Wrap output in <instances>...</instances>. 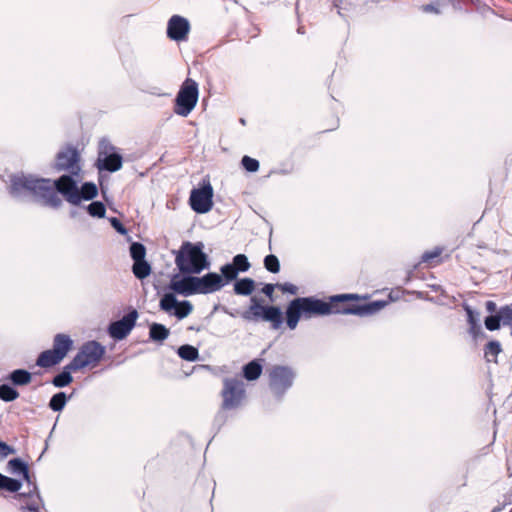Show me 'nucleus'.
<instances>
[{
    "label": "nucleus",
    "mask_w": 512,
    "mask_h": 512,
    "mask_svg": "<svg viewBox=\"0 0 512 512\" xmlns=\"http://www.w3.org/2000/svg\"><path fill=\"white\" fill-rule=\"evenodd\" d=\"M353 294H341L331 297L330 302L314 297H298L292 300L286 310L287 325L294 330L301 317L309 319L313 316L329 315L334 313L353 314L359 316L370 315L378 312L385 306V302L375 301L364 305H353L339 309L334 303L353 299Z\"/></svg>",
    "instance_id": "nucleus-2"
},
{
    "label": "nucleus",
    "mask_w": 512,
    "mask_h": 512,
    "mask_svg": "<svg viewBox=\"0 0 512 512\" xmlns=\"http://www.w3.org/2000/svg\"><path fill=\"white\" fill-rule=\"evenodd\" d=\"M79 160L78 151L68 147L57 154L55 167L58 171H68L72 175H78L81 169Z\"/></svg>",
    "instance_id": "nucleus-10"
},
{
    "label": "nucleus",
    "mask_w": 512,
    "mask_h": 512,
    "mask_svg": "<svg viewBox=\"0 0 512 512\" xmlns=\"http://www.w3.org/2000/svg\"><path fill=\"white\" fill-rule=\"evenodd\" d=\"M221 273L222 276L226 279V281H232L237 278L238 269L235 267V265L226 264L221 267Z\"/></svg>",
    "instance_id": "nucleus-37"
},
{
    "label": "nucleus",
    "mask_w": 512,
    "mask_h": 512,
    "mask_svg": "<svg viewBox=\"0 0 512 512\" xmlns=\"http://www.w3.org/2000/svg\"><path fill=\"white\" fill-rule=\"evenodd\" d=\"M231 264L235 265V267L238 269V272H246L250 268L248 258L244 254H237L233 258V263Z\"/></svg>",
    "instance_id": "nucleus-35"
},
{
    "label": "nucleus",
    "mask_w": 512,
    "mask_h": 512,
    "mask_svg": "<svg viewBox=\"0 0 512 512\" xmlns=\"http://www.w3.org/2000/svg\"><path fill=\"white\" fill-rule=\"evenodd\" d=\"M14 453L15 450L12 447L0 441V458H5L6 456Z\"/></svg>",
    "instance_id": "nucleus-44"
},
{
    "label": "nucleus",
    "mask_w": 512,
    "mask_h": 512,
    "mask_svg": "<svg viewBox=\"0 0 512 512\" xmlns=\"http://www.w3.org/2000/svg\"><path fill=\"white\" fill-rule=\"evenodd\" d=\"M62 360L51 350L43 351L37 358L36 364L40 367L48 368L60 363Z\"/></svg>",
    "instance_id": "nucleus-20"
},
{
    "label": "nucleus",
    "mask_w": 512,
    "mask_h": 512,
    "mask_svg": "<svg viewBox=\"0 0 512 512\" xmlns=\"http://www.w3.org/2000/svg\"><path fill=\"white\" fill-rule=\"evenodd\" d=\"M275 287H276V286H275L274 284H266V285L263 287L262 292H263L266 296H268L269 298H272Z\"/></svg>",
    "instance_id": "nucleus-46"
},
{
    "label": "nucleus",
    "mask_w": 512,
    "mask_h": 512,
    "mask_svg": "<svg viewBox=\"0 0 512 512\" xmlns=\"http://www.w3.org/2000/svg\"><path fill=\"white\" fill-rule=\"evenodd\" d=\"M130 255L134 261L145 260L146 248L139 242H133L130 245Z\"/></svg>",
    "instance_id": "nucleus-32"
},
{
    "label": "nucleus",
    "mask_w": 512,
    "mask_h": 512,
    "mask_svg": "<svg viewBox=\"0 0 512 512\" xmlns=\"http://www.w3.org/2000/svg\"><path fill=\"white\" fill-rule=\"evenodd\" d=\"M132 272L138 279L142 280L151 273V266L146 260L134 261Z\"/></svg>",
    "instance_id": "nucleus-24"
},
{
    "label": "nucleus",
    "mask_w": 512,
    "mask_h": 512,
    "mask_svg": "<svg viewBox=\"0 0 512 512\" xmlns=\"http://www.w3.org/2000/svg\"><path fill=\"white\" fill-rule=\"evenodd\" d=\"M10 181V193L14 197L21 199L32 196L36 201L53 208L59 207L62 203L59 193L74 205L79 204L81 199L91 200L97 195L95 184L84 183L79 190L77 182L70 175H63L58 180L52 181L21 174L13 175Z\"/></svg>",
    "instance_id": "nucleus-1"
},
{
    "label": "nucleus",
    "mask_w": 512,
    "mask_h": 512,
    "mask_svg": "<svg viewBox=\"0 0 512 512\" xmlns=\"http://www.w3.org/2000/svg\"><path fill=\"white\" fill-rule=\"evenodd\" d=\"M486 309L488 312L493 313L496 311V304L492 301L486 303Z\"/></svg>",
    "instance_id": "nucleus-48"
},
{
    "label": "nucleus",
    "mask_w": 512,
    "mask_h": 512,
    "mask_svg": "<svg viewBox=\"0 0 512 512\" xmlns=\"http://www.w3.org/2000/svg\"><path fill=\"white\" fill-rule=\"evenodd\" d=\"M213 188L210 183L201 188L193 189L190 194L191 208L197 213H207L211 210L213 202Z\"/></svg>",
    "instance_id": "nucleus-8"
},
{
    "label": "nucleus",
    "mask_w": 512,
    "mask_h": 512,
    "mask_svg": "<svg viewBox=\"0 0 512 512\" xmlns=\"http://www.w3.org/2000/svg\"><path fill=\"white\" fill-rule=\"evenodd\" d=\"M202 242L192 243L185 241L176 252L175 264L184 274H199L209 268L208 256L204 253Z\"/></svg>",
    "instance_id": "nucleus-3"
},
{
    "label": "nucleus",
    "mask_w": 512,
    "mask_h": 512,
    "mask_svg": "<svg viewBox=\"0 0 512 512\" xmlns=\"http://www.w3.org/2000/svg\"><path fill=\"white\" fill-rule=\"evenodd\" d=\"M8 379L15 386H25L32 381V375L25 369H16L9 374Z\"/></svg>",
    "instance_id": "nucleus-19"
},
{
    "label": "nucleus",
    "mask_w": 512,
    "mask_h": 512,
    "mask_svg": "<svg viewBox=\"0 0 512 512\" xmlns=\"http://www.w3.org/2000/svg\"><path fill=\"white\" fill-rule=\"evenodd\" d=\"M105 354V347L97 341L84 343L73 360L67 365L68 369L77 371L87 366H96Z\"/></svg>",
    "instance_id": "nucleus-4"
},
{
    "label": "nucleus",
    "mask_w": 512,
    "mask_h": 512,
    "mask_svg": "<svg viewBox=\"0 0 512 512\" xmlns=\"http://www.w3.org/2000/svg\"><path fill=\"white\" fill-rule=\"evenodd\" d=\"M262 373V365L258 360H253L243 367V376L248 381L256 380Z\"/></svg>",
    "instance_id": "nucleus-21"
},
{
    "label": "nucleus",
    "mask_w": 512,
    "mask_h": 512,
    "mask_svg": "<svg viewBox=\"0 0 512 512\" xmlns=\"http://www.w3.org/2000/svg\"><path fill=\"white\" fill-rule=\"evenodd\" d=\"M199 294H208L220 290L223 287L221 275L210 272L203 277H197Z\"/></svg>",
    "instance_id": "nucleus-14"
},
{
    "label": "nucleus",
    "mask_w": 512,
    "mask_h": 512,
    "mask_svg": "<svg viewBox=\"0 0 512 512\" xmlns=\"http://www.w3.org/2000/svg\"><path fill=\"white\" fill-rule=\"evenodd\" d=\"M265 268L271 273H278L280 270V263L278 258L273 255H267L264 259Z\"/></svg>",
    "instance_id": "nucleus-36"
},
{
    "label": "nucleus",
    "mask_w": 512,
    "mask_h": 512,
    "mask_svg": "<svg viewBox=\"0 0 512 512\" xmlns=\"http://www.w3.org/2000/svg\"><path fill=\"white\" fill-rule=\"evenodd\" d=\"M87 211L93 217L102 218L105 215L106 209L102 202L95 201L87 206Z\"/></svg>",
    "instance_id": "nucleus-34"
},
{
    "label": "nucleus",
    "mask_w": 512,
    "mask_h": 512,
    "mask_svg": "<svg viewBox=\"0 0 512 512\" xmlns=\"http://www.w3.org/2000/svg\"><path fill=\"white\" fill-rule=\"evenodd\" d=\"M137 318L138 312L136 310H132L122 319L111 323L109 326L110 336L116 340H122L126 338L135 326Z\"/></svg>",
    "instance_id": "nucleus-11"
},
{
    "label": "nucleus",
    "mask_w": 512,
    "mask_h": 512,
    "mask_svg": "<svg viewBox=\"0 0 512 512\" xmlns=\"http://www.w3.org/2000/svg\"><path fill=\"white\" fill-rule=\"evenodd\" d=\"M263 320L272 323L275 329L279 328L282 323L281 310L276 306H267L263 311Z\"/></svg>",
    "instance_id": "nucleus-22"
},
{
    "label": "nucleus",
    "mask_w": 512,
    "mask_h": 512,
    "mask_svg": "<svg viewBox=\"0 0 512 512\" xmlns=\"http://www.w3.org/2000/svg\"><path fill=\"white\" fill-rule=\"evenodd\" d=\"M110 223L112 227L120 234H127V229L123 226V224L117 218L113 217L110 219Z\"/></svg>",
    "instance_id": "nucleus-43"
},
{
    "label": "nucleus",
    "mask_w": 512,
    "mask_h": 512,
    "mask_svg": "<svg viewBox=\"0 0 512 512\" xmlns=\"http://www.w3.org/2000/svg\"><path fill=\"white\" fill-rule=\"evenodd\" d=\"M99 169H104L109 172H116L122 167V156L118 153L101 150L99 152Z\"/></svg>",
    "instance_id": "nucleus-15"
},
{
    "label": "nucleus",
    "mask_w": 512,
    "mask_h": 512,
    "mask_svg": "<svg viewBox=\"0 0 512 512\" xmlns=\"http://www.w3.org/2000/svg\"><path fill=\"white\" fill-rule=\"evenodd\" d=\"M441 253H442V250L440 248H435L431 252L424 253L422 256V261L423 262H431L433 259L439 257Z\"/></svg>",
    "instance_id": "nucleus-42"
},
{
    "label": "nucleus",
    "mask_w": 512,
    "mask_h": 512,
    "mask_svg": "<svg viewBox=\"0 0 512 512\" xmlns=\"http://www.w3.org/2000/svg\"><path fill=\"white\" fill-rule=\"evenodd\" d=\"M75 215H76V212H75V211H72V212H71V216H72V217H75Z\"/></svg>",
    "instance_id": "nucleus-50"
},
{
    "label": "nucleus",
    "mask_w": 512,
    "mask_h": 512,
    "mask_svg": "<svg viewBox=\"0 0 512 512\" xmlns=\"http://www.w3.org/2000/svg\"><path fill=\"white\" fill-rule=\"evenodd\" d=\"M73 341L66 334H57L54 337L53 348L52 350L55 352L58 357L63 360L67 353L72 348Z\"/></svg>",
    "instance_id": "nucleus-16"
},
{
    "label": "nucleus",
    "mask_w": 512,
    "mask_h": 512,
    "mask_svg": "<svg viewBox=\"0 0 512 512\" xmlns=\"http://www.w3.org/2000/svg\"><path fill=\"white\" fill-rule=\"evenodd\" d=\"M8 467L13 474H26L28 469L27 465L19 458L11 459L8 462Z\"/></svg>",
    "instance_id": "nucleus-33"
},
{
    "label": "nucleus",
    "mask_w": 512,
    "mask_h": 512,
    "mask_svg": "<svg viewBox=\"0 0 512 512\" xmlns=\"http://www.w3.org/2000/svg\"><path fill=\"white\" fill-rule=\"evenodd\" d=\"M243 167L249 172H256L259 169L258 160L249 156H244L241 160Z\"/></svg>",
    "instance_id": "nucleus-39"
},
{
    "label": "nucleus",
    "mask_w": 512,
    "mask_h": 512,
    "mask_svg": "<svg viewBox=\"0 0 512 512\" xmlns=\"http://www.w3.org/2000/svg\"><path fill=\"white\" fill-rule=\"evenodd\" d=\"M466 311H467V315H468V322L470 323L471 325V329L474 330L475 328H480L479 325H478V322H479V314L478 313H474L472 309H470L469 307L466 308Z\"/></svg>",
    "instance_id": "nucleus-41"
},
{
    "label": "nucleus",
    "mask_w": 512,
    "mask_h": 512,
    "mask_svg": "<svg viewBox=\"0 0 512 512\" xmlns=\"http://www.w3.org/2000/svg\"><path fill=\"white\" fill-rule=\"evenodd\" d=\"M178 355L187 361H195L199 357L197 348L191 345H182L178 348Z\"/></svg>",
    "instance_id": "nucleus-29"
},
{
    "label": "nucleus",
    "mask_w": 512,
    "mask_h": 512,
    "mask_svg": "<svg viewBox=\"0 0 512 512\" xmlns=\"http://www.w3.org/2000/svg\"><path fill=\"white\" fill-rule=\"evenodd\" d=\"M501 318L499 314L488 316L485 319V326L488 330L494 331L499 329L500 327Z\"/></svg>",
    "instance_id": "nucleus-40"
},
{
    "label": "nucleus",
    "mask_w": 512,
    "mask_h": 512,
    "mask_svg": "<svg viewBox=\"0 0 512 512\" xmlns=\"http://www.w3.org/2000/svg\"><path fill=\"white\" fill-rule=\"evenodd\" d=\"M19 397V392L8 384L0 385V399L11 402Z\"/></svg>",
    "instance_id": "nucleus-30"
},
{
    "label": "nucleus",
    "mask_w": 512,
    "mask_h": 512,
    "mask_svg": "<svg viewBox=\"0 0 512 512\" xmlns=\"http://www.w3.org/2000/svg\"><path fill=\"white\" fill-rule=\"evenodd\" d=\"M35 494H36L37 500H40L39 494L37 492H35ZM15 498L20 501H24L26 498H29V501H27L24 505H22L20 507L21 510H23V511L27 510L29 512H38L39 511V504L36 501V499H34V492L29 491L27 494L26 493H18L15 496Z\"/></svg>",
    "instance_id": "nucleus-18"
},
{
    "label": "nucleus",
    "mask_w": 512,
    "mask_h": 512,
    "mask_svg": "<svg viewBox=\"0 0 512 512\" xmlns=\"http://www.w3.org/2000/svg\"><path fill=\"white\" fill-rule=\"evenodd\" d=\"M198 95V84L190 78L186 79L175 99V113L188 116L197 104Z\"/></svg>",
    "instance_id": "nucleus-5"
},
{
    "label": "nucleus",
    "mask_w": 512,
    "mask_h": 512,
    "mask_svg": "<svg viewBox=\"0 0 512 512\" xmlns=\"http://www.w3.org/2000/svg\"><path fill=\"white\" fill-rule=\"evenodd\" d=\"M66 402H67V397H66L65 393L59 392L52 396V398L50 399V402H49V407L53 411L58 412V411H61L65 407Z\"/></svg>",
    "instance_id": "nucleus-31"
},
{
    "label": "nucleus",
    "mask_w": 512,
    "mask_h": 512,
    "mask_svg": "<svg viewBox=\"0 0 512 512\" xmlns=\"http://www.w3.org/2000/svg\"><path fill=\"white\" fill-rule=\"evenodd\" d=\"M264 309L265 306L260 305L256 297H252L251 305L249 309L242 314V317L247 321H258L260 318L263 319Z\"/></svg>",
    "instance_id": "nucleus-17"
},
{
    "label": "nucleus",
    "mask_w": 512,
    "mask_h": 512,
    "mask_svg": "<svg viewBox=\"0 0 512 512\" xmlns=\"http://www.w3.org/2000/svg\"><path fill=\"white\" fill-rule=\"evenodd\" d=\"M295 374L291 368L286 366H274L269 371V385L271 390L282 396L293 384Z\"/></svg>",
    "instance_id": "nucleus-6"
},
{
    "label": "nucleus",
    "mask_w": 512,
    "mask_h": 512,
    "mask_svg": "<svg viewBox=\"0 0 512 512\" xmlns=\"http://www.w3.org/2000/svg\"><path fill=\"white\" fill-rule=\"evenodd\" d=\"M159 306L161 310L167 313L174 310L173 314L179 319L187 317L193 310V305L189 301L179 302L173 293L164 294Z\"/></svg>",
    "instance_id": "nucleus-9"
},
{
    "label": "nucleus",
    "mask_w": 512,
    "mask_h": 512,
    "mask_svg": "<svg viewBox=\"0 0 512 512\" xmlns=\"http://www.w3.org/2000/svg\"><path fill=\"white\" fill-rule=\"evenodd\" d=\"M255 287V282L251 278H243L234 284V291L238 295H250Z\"/></svg>",
    "instance_id": "nucleus-23"
},
{
    "label": "nucleus",
    "mask_w": 512,
    "mask_h": 512,
    "mask_svg": "<svg viewBox=\"0 0 512 512\" xmlns=\"http://www.w3.org/2000/svg\"><path fill=\"white\" fill-rule=\"evenodd\" d=\"M222 397L225 409L238 407L245 397L244 382L239 379H225Z\"/></svg>",
    "instance_id": "nucleus-7"
},
{
    "label": "nucleus",
    "mask_w": 512,
    "mask_h": 512,
    "mask_svg": "<svg viewBox=\"0 0 512 512\" xmlns=\"http://www.w3.org/2000/svg\"><path fill=\"white\" fill-rule=\"evenodd\" d=\"M424 10H425V11H434V7H433L432 5H426V6L424 7Z\"/></svg>",
    "instance_id": "nucleus-49"
},
{
    "label": "nucleus",
    "mask_w": 512,
    "mask_h": 512,
    "mask_svg": "<svg viewBox=\"0 0 512 512\" xmlns=\"http://www.w3.org/2000/svg\"><path fill=\"white\" fill-rule=\"evenodd\" d=\"M169 288L177 294L189 296L199 294L196 276H185L181 279L174 277L169 285Z\"/></svg>",
    "instance_id": "nucleus-13"
},
{
    "label": "nucleus",
    "mask_w": 512,
    "mask_h": 512,
    "mask_svg": "<svg viewBox=\"0 0 512 512\" xmlns=\"http://www.w3.org/2000/svg\"><path fill=\"white\" fill-rule=\"evenodd\" d=\"M22 487V483L19 480L7 477L0 473V489L7 490L9 492H18Z\"/></svg>",
    "instance_id": "nucleus-26"
},
{
    "label": "nucleus",
    "mask_w": 512,
    "mask_h": 512,
    "mask_svg": "<svg viewBox=\"0 0 512 512\" xmlns=\"http://www.w3.org/2000/svg\"><path fill=\"white\" fill-rule=\"evenodd\" d=\"M498 314L503 325L512 327V307L504 306L498 311Z\"/></svg>",
    "instance_id": "nucleus-38"
},
{
    "label": "nucleus",
    "mask_w": 512,
    "mask_h": 512,
    "mask_svg": "<svg viewBox=\"0 0 512 512\" xmlns=\"http://www.w3.org/2000/svg\"><path fill=\"white\" fill-rule=\"evenodd\" d=\"M502 351L498 341H490L485 346V358L488 362H496L498 354Z\"/></svg>",
    "instance_id": "nucleus-27"
},
{
    "label": "nucleus",
    "mask_w": 512,
    "mask_h": 512,
    "mask_svg": "<svg viewBox=\"0 0 512 512\" xmlns=\"http://www.w3.org/2000/svg\"><path fill=\"white\" fill-rule=\"evenodd\" d=\"M22 475H23L24 480L28 483V485H32L33 486V490H31V491L32 492H37V486L35 485V483L32 482L31 476L29 474V470L27 469L26 470V474H22Z\"/></svg>",
    "instance_id": "nucleus-47"
},
{
    "label": "nucleus",
    "mask_w": 512,
    "mask_h": 512,
    "mask_svg": "<svg viewBox=\"0 0 512 512\" xmlns=\"http://www.w3.org/2000/svg\"><path fill=\"white\" fill-rule=\"evenodd\" d=\"M149 334L154 341H164L169 336V330L162 324L153 323L150 326Z\"/></svg>",
    "instance_id": "nucleus-25"
},
{
    "label": "nucleus",
    "mask_w": 512,
    "mask_h": 512,
    "mask_svg": "<svg viewBox=\"0 0 512 512\" xmlns=\"http://www.w3.org/2000/svg\"><path fill=\"white\" fill-rule=\"evenodd\" d=\"M190 32L189 21L179 15H173L167 24V36L173 41H185Z\"/></svg>",
    "instance_id": "nucleus-12"
},
{
    "label": "nucleus",
    "mask_w": 512,
    "mask_h": 512,
    "mask_svg": "<svg viewBox=\"0 0 512 512\" xmlns=\"http://www.w3.org/2000/svg\"><path fill=\"white\" fill-rule=\"evenodd\" d=\"M276 286L280 288L283 292L290 294H296L298 291V288L291 283L277 284Z\"/></svg>",
    "instance_id": "nucleus-45"
},
{
    "label": "nucleus",
    "mask_w": 512,
    "mask_h": 512,
    "mask_svg": "<svg viewBox=\"0 0 512 512\" xmlns=\"http://www.w3.org/2000/svg\"><path fill=\"white\" fill-rule=\"evenodd\" d=\"M70 370L71 369H68L67 366H66L61 373L57 374L53 378L52 384L55 387H59V388H62V387H65V386L69 385L73 381V377H72V375L70 373Z\"/></svg>",
    "instance_id": "nucleus-28"
}]
</instances>
